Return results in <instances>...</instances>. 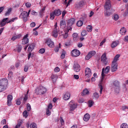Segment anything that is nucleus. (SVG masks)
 I'll return each mask as SVG.
<instances>
[{
  "label": "nucleus",
  "instance_id": "obj_1",
  "mask_svg": "<svg viewBox=\"0 0 128 128\" xmlns=\"http://www.w3.org/2000/svg\"><path fill=\"white\" fill-rule=\"evenodd\" d=\"M112 8V4H110V0H106L104 6V8L106 12H104L105 16H110L112 14L110 12V8Z\"/></svg>",
  "mask_w": 128,
  "mask_h": 128
},
{
  "label": "nucleus",
  "instance_id": "obj_2",
  "mask_svg": "<svg viewBox=\"0 0 128 128\" xmlns=\"http://www.w3.org/2000/svg\"><path fill=\"white\" fill-rule=\"evenodd\" d=\"M112 84L114 88V92H116V94H119L120 90V82L118 80H114L112 81Z\"/></svg>",
  "mask_w": 128,
  "mask_h": 128
},
{
  "label": "nucleus",
  "instance_id": "obj_3",
  "mask_svg": "<svg viewBox=\"0 0 128 128\" xmlns=\"http://www.w3.org/2000/svg\"><path fill=\"white\" fill-rule=\"evenodd\" d=\"M30 10L28 12L26 11L22 12L20 14L19 18H22L24 22H26L28 21V17L30 16Z\"/></svg>",
  "mask_w": 128,
  "mask_h": 128
},
{
  "label": "nucleus",
  "instance_id": "obj_4",
  "mask_svg": "<svg viewBox=\"0 0 128 128\" xmlns=\"http://www.w3.org/2000/svg\"><path fill=\"white\" fill-rule=\"evenodd\" d=\"M60 14H62V12L60 9L54 10L53 12L50 13V18L52 20H54V16H58Z\"/></svg>",
  "mask_w": 128,
  "mask_h": 128
},
{
  "label": "nucleus",
  "instance_id": "obj_5",
  "mask_svg": "<svg viewBox=\"0 0 128 128\" xmlns=\"http://www.w3.org/2000/svg\"><path fill=\"white\" fill-rule=\"evenodd\" d=\"M46 92V88L42 86H40L36 90V94L39 95L44 94Z\"/></svg>",
  "mask_w": 128,
  "mask_h": 128
},
{
  "label": "nucleus",
  "instance_id": "obj_6",
  "mask_svg": "<svg viewBox=\"0 0 128 128\" xmlns=\"http://www.w3.org/2000/svg\"><path fill=\"white\" fill-rule=\"evenodd\" d=\"M75 20L74 18H72L68 20V25H67V30L68 32L72 30V25L74 24Z\"/></svg>",
  "mask_w": 128,
  "mask_h": 128
},
{
  "label": "nucleus",
  "instance_id": "obj_7",
  "mask_svg": "<svg viewBox=\"0 0 128 128\" xmlns=\"http://www.w3.org/2000/svg\"><path fill=\"white\" fill-rule=\"evenodd\" d=\"M54 29L52 32V36H54V38H58V33L60 32V29H58V23H56L54 25Z\"/></svg>",
  "mask_w": 128,
  "mask_h": 128
},
{
  "label": "nucleus",
  "instance_id": "obj_8",
  "mask_svg": "<svg viewBox=\"0 0 128 128\" xmlns=\"http://www.w3.org/2000/svg\"><path fill=\"white\" fill-rule=\"evenodd\" d=\"M110 70V66H107L105 69L104 68H102V80H104V78L106 76L104 74H108Z\"/></svg>",
  "mask_w": 128,
  "mask_h": 128
},
{
  "label": "nucleus",
  "instance_id": "obj_9",
  "mask_svg": "<svg viewBox=\"0 0 128 128\" xmlns=\"http://www.w3.org/2000/svg\"><path fill=\"white\" fill-rule=\"evenodd\" d=\"M69 106L70 108V112H74L76 108V104L74 100H72L69 102Z\"/></svg>",
  "mask_w": 128,
  "mask_h": 128
},
{
  "label": "nucleus",
  "instance_id": "obj_10",
  "mask_svg": "<svg viewBox=\"0 0 128 128\" xmlns=\"http://www.w3.org/2000/svg\"><path fill=\"white\" fill-rule=\"evenodd\" d=\"M101 61L104 64H108V58H106V53L104 52L101 56Z\"/></svg>",
  "mask_w": 128,
  "mask_h": 128
},
{
  "label": "nucleus",
  "instance_id": "obj_11",
  "mask_svg": "<svg viewBox=\"0 0 128 128\" xmlns=\"http://www.w3.org/2000/svg\"><path fill=\"white\" fill-rule=\"evenodd\" d=\"M71 54L74 58H76L80 54V52L76 49H74L72 51Z\"/></svg>",
  "mask_w": 128,
  "mask_h": 128
},
{
  "label": "nucleus",
  "instance_id": "obj_12",
  "mask_svg": "<svg viewBox=\"0 0 128 128\" xmlns=\"http://www.w3.org/2000/svg\"><path fill=\"white\" fill-rule=\"evenodd\" d=\"M73 68L74 72H78L80 70V66L78 63L77 62H74Z\"/></svg>",
  "mask_w": 128,
  "mask_h": 128
},
{
  "label": "nucleus",
  "instance_id": "obj_13",
  "mask_svg": "<svg viewBox=\"0 0 128 128\" xmlns=\"http://www.w3.org/2000/svg\"><path fill=\"white\" fill-rule=\"evenodd\" d=\"M118 70V63L112 62V64L111 65V70L112 72H116Z\"/></svg>",
  "mask_w": 128,
  "mask_h": 128
},
{
  "label": "nucleus",
  "instance_id": "obj_14",
  "mask_svg": "<svg viewBox=\"0 0 128 128\" xmlns=\"http://www.w3.org/2000/svg\"><path fill=\"white\" fill-rule=\"evenodd\" d=\"M85 76L86 78H90L92 76V70L90 68H87L85 69Z\"/></svg>",
  "mask_w": 128,
  "mask_h": 128
},
{
  "label": "nucleus",
  "instance_id": "obj_15",
  "mask_svg": "<svg viewBox=\"0 0 128 128\" xmlns=\"http://www.w3.org/2000/svg\"><path fill=\"white\" fill-rule=\"evenodd\" d=\"M94 54H96V51H91L88 52L85 58L86 60H90L91 58H92Z\"/></svg>",
  "mask_w": 128,
  "mask_h": 128
},
{
  "label": "nucleus",
  "instance_id": "obj_16",
  "mask_svg": "<svg viewBox=\"0 0 128 128\" xmlns=\"http://www.w3.org/2000/svg\"><path fill=\"white\" fill-rule=\"evenodd\" d=\"M46 44L50 48H54V43L50 39L47 40H46Z\"/></svg>",
  "mask_w": 128,
  "mask_h": 128
},
{
  "label": "nucleus",
  "instance_id": "obj_17",
  "mask_svg": "<svg viewBox=\"0 0 128 128\" xmlns=\"http://www.w3.org/2000/svg\"><path fill=\"white\" fill-rule=\"evenodd\" d=\"M0 85L3 86L4 88H6V86H8V79L2 78L0 80Z\"/></svg>",
  "mask_w": 128,
  "mask_h": 128
},
{
  "label": "nucleus",
  "instance_id": "obj_18",
  "mask_svg": "<svg viewBox=\"0 0 128 128\" xmlns=\"http://www.w3.org/2000/svg\"><path fill=\"white\" fill-rule=\"evenodd\" d=\"M28 34H26L24 36L22 40V44H28Z\"/></svg>",
  "mask_w": 128,
  "mask_h": 128
},
{
  "label": "nucleus",
  "instance_id": "obj_19",
  "mask_svg": "<svg viewBox=\"0 0 128 128\" xmlns=\"http://www.w3.org/2000/svg\"><path fill=\"white\" fill-rule=\"evenodd\" d=\"M70 98V92H66L64 96V100H68Z\"/></svg>",
  "mask_w": 128,
  "mask_h": 128
},
{
  "label": "nucleus",
  "instance_id": "obj_20",
  "mask_svg": "<svg viewBox=\"0 0 128 128\" xmlns=\"http://www.w3.org/2000/svg\"><path fill=\"white\" fill-rule=\"evenodd\" d=\"M8 18H4L2 20L0 21V26L2 28L4 26L5 24H6V20H8Z\"/></svg>",
  "mask_w": 128,
  "mask_h": 128
},
{
  "label": "nucleus",
  "instance_id": "obj_21",
  "mask_svg": "<svg viewBox=\"0 0 128 128\" xmlns=\"http://www.w3.org/2000/svg\"><path fill=\"white\" fill-rule=\"evenodd\" d=\"M12 96L11 95H8L7 104L9 106L12 104Z\"/></svg>",
  "mask_w": 128,
  "mask_h": 128
},
{
  "label": "nucleus",
  "instance_id": "obj_22",
  "mask_svg": "<svg viewBox=\"0 0 128 128\" xmlns=\"http://www.w3.org/2000/svg\"><path fill=\"white\" fill-rule=\"evenodd\" d=\"M36 46V44L34 43L32 44L28 48V52H32V50H34V47Z\"/></svg>",
  "mask_w": 128,
  "mask_h": 128
},
{
  "label": "nucleus",
  "instance_id": "obj_23",
  "mask_svg": "<svg viewBox=\"0 0 128 128\" xmlns=\"http://www.w3.org/2000/svg\"><path fill=\"white\" fill-rule=\"evenodd\" d=\"M66 26V21L62 20L60 22V28H64Z\"/></svg>",
  "mask_w": 128,
  "mask_h": 128
},
{
  "label": "nucleus",
  "instance_id": "obj_24",
  "mask_svg": "<svg viewBox=\"0 0 128 128\" xmlns=\"http://www.w3.org/2000/svg\"><path fill=\"white\" fill-rule=\"evenodd\" d=\"M90 118V116L88 114H86L84 116V122H88Z\"/></svg>",
  "mask_w": 128,
  "mask_h": 128
},
{
  "label": "nucleus",
  "instance_id": "obj_25",
  "mask_svg": "<svg viewBox=\"0 0 128 128\" xmlns=\"http://www.w3.org/2000/svg\"><path fill=\"white\" fill-rule=\"evenodd\" d=\"M51 78L53 82H56V80H58V76L56 74H52L51 76Z\"/></svg>",
  "mask_w": 128,
  "mask_h": 128
},
{
  "label": "nucleus",
  "instance_id": "obj_26",
  "mask_svg": "<svg viewBox=\"0 0 128 128\" xmlns=\"http://www.w3.org/2000/svg\"><path fill=\"white\" fill-rule=\"evenodd\" d=\"M73 40L74 42H76L78 40V34L76 33H74L72 34Z\"/></svg>",
  "mask_w": 128,
  "mask_h": 128
},
{
  "label": "nucleus",
  "instance_id": "obj_27",
  "mask_svg": "<svg viewBox=\"0 0 128 128\" xmlns=\"http://www.w3.org/2000/svg\"><path fill=\"white\" fill-rule=\"evenodd\" d=\"M14 52H22V46L18 45L16 49H14Z\"/></svg>",
  "mask_w": 128,
  "mask_h": 128
},
{
  "label": "nucleus",
  "instance_id": "obj_28",
  "mask_svg": "<svg viewBox=\"0 0 128 128\" xmlns=\"http://www.w3.org/2000/svg\"><path fill=\"white\" fill-rule=\"evenodd\" d=\"M126 29L124 28H122L120 30V34L124 36V34H126Z\"/></svg>",
  "mask_w": 128,
  "mask_h": 128
},
{
  "label": "nucleus",
  "instance_id": "obj_29",
  "mask_svg": "<svg viewBox=\"0 0 128 128\" xmlns=\"http://www.w3.org/2000/svg\"><path fill=\"white\" fill-rule=\"evenodd\" d=\"M21 36H22L21 34L16 35V36L12 37L11 38V40L14 41L16 40H18L20 38Z\"/></svg>",
  "mask_w": 128,
  "mask_h": 128
},
{
  "label": "nucleus",
  "instance_id": "obj_30",
  "mask_svg": "<svg viewBox=\"0 0 128 128\" xmlns=\"http://www.w3.org/2000/svg\"><path fill=\"white\" fill-rule=\"evenodd\" d=\"M120 54H116L114 60L112 62H118V58H120Z\"/></svg>",
  "mask_w": 128,
  "mask_h": 128
},
{
  "label": "nucleus",
  "instance_id": "obj_31",
  "mask_svg": "<svg viewBox=\"0 0 128 128\" xmlns=\"http://www.w3.org/2000/svg\"><path fill=\"white\" fill-rule=\"evenodd\" d=\"M90 94V91L88 90V89H84L83 90L82 96H86V94Z\"/></svg>",
  "mask_w": 128,
  "mask_h": 128
},
{
  "label": "nucleus",
  "instance_id": "obj_32",
  "mask_svg": "<svg viewBox=\"0 0 128 128\" xmlns=\"http://www.w3.org/2000/svg\"><path fill=\"white\" fill-rule=\"evenodd\" d=\"M12 8H9L8 9V11L4 14L5 16H10V12H12Z\"/></svg>",
  "mask_w": 128,
  "mask_h": 128
},
{
  "label": "nucleus",
  "instance_id": "obj_33",
  "mask_svg": "<svg viewBox=\"0 0 128 128\" xmlns=\"http://www.w3.org/2000/svg\"><path fill=\"white\" fill-rule=\"evenodd\" d=\"M94 98H95V100H98L100 98V95H98V94L96 92L94 93L93 94Z\"/></svg>",
  "mask_w": 128,
  "mask_h": 128
},
{
  "label": "nucleus",
  "instance_id": "obj_34",
  "mask_svg": "<svg viewBox=\"0 0 128 128\" xmlns=\"http://www.w3.org/2000/svg\"><path fill=\"white\" fill-rule=\"evenodd\" d=\"M84 0L80 1L78 4V8H82V6H84Z\"/></svg>",
  "mask_w": 128,
  "mask_h": 128
},
{
  "label": "nucleus",
  "instance_id": "obj_35",
  "mask_svg": "<svg viewBox=\"0 0 128 128\" xmlns=\"http://www.w3.org/2000/svg\"><path fill=\"white\" fill-rule=\"evenodd\" d=\"M86 30H87L88 32H92V26L90 25H88L86 27Z\"/></svg>",
  "mask_w": 128,
  "mask_h": 128
},
{
  "label": "nucleus",
  "instance_id": "obj_36",
  "mask_svg": "<svg viewBox=\"0 0 128 128\" xmlns=\"http://www.w3.org/2000/svg\"><path fill=\"white\" fill-rule=\"evenodd\" d=\"M68 31L67 29V30L64 32V34H63V38H66L68 36Z\"/></svg>",
  "mask_w": 128,
  "mask_h": 128
},
{
  "label": "nucleus",
  "instance_id": "obj_37",
  "mask_svg": "<svg viewBox=\"0 0 128 128\" xmlns=\"http://www.w3.org/2000/svg\"><path fill=\"white\" fill-rule=\"evenodd\" d=\"M118 42H114L112 44L111 46H112V48H116V46H118Z\"/></svg>",
  "mask_w": 128,
  "mask_h": 128
},
{
  "label": "nucleus",
  "instance_id": "obj_38",
  "mask_svg": "<svg viewBox=\"0 0 128 128\" xmlns=\"http://www.w3.org/2000/svg\"><path fill=\"white\" fill-rule=\"evenodd\" d=\"M94 102L92 100H90L88 101V106L89 108H92V106L94 105Z\"/></svg>",
  "mask_w": 128,
  "mask_h": 128
},
{
  "label": "nucleus",
  "instance_id": "obj_39",
  "mask_svg": "<svg viewBox=\"0 0 128 128\" xmlns=\"http://www.w3.org/2000/svg\"><path fill=\"white\" fill-rule=\"evenodd\" d=\"M82 24H83L82 21L78 20L76 23V26H77L80 27L82 26Z\"/></svg>",
  "mask_w": 128,
  "mask_h": 128
},
{
  "label": "nucleus",
  "instance_id": "obj_40",
  "mask_svg": "<svg viewBox=\"0 0 128 128\" xmlns=\"http://www.w3.org/2000/svg\"><path fill=\"white\" fill-rule=\"evenodd\" d=\"M88 34V32H86V30H82V33H81V36H86Z\"/></svg>",
  "mask_w": 128,
  "mask_h": 128
},
{
  "label": "nucleus",
  "instance_id": "obj_41",
  "mask_svg": "<svg viewBox=\"0 0 128 128\" xmlns=\"http://www.w3.org/2000/svg\"><path fill=\"white\" fill-rule=\"evenodd\" d=\"M45 52H46V49H44V48L40 49L38 51L39 54H44Z\"/></svg>",
  "mask_w": 128,
  "mask_h": 128
},
{
  "label": "nucleus",
  "instance_id": "obj_42",
  "mask_svg": "<svg viewBox=\"0 0 128 128\" xmlns=\"http://www.w3.org/2000/svg\"><path fill=\"white\" fill-rule=\"evenodd\" d=\"M113 18L114 20H118V18H120V16H118V14H114Z\"/></svg>",
  "mask_w": 128,
  "mask_h": 128
},
{
  "label": "nucleus",
  "instance_id": "obj_43",
  "mask_svg": "<svg viewBox=\"0 0 128 128\" xmlns=\"http://www.w3.org/2000/svg\"><path fill=\"white\" fill-rule=\"evenodd\" d=\"M120 128H128V124L126 123L122 124L120 126Z\"/></svg>",
  "mask_w": 128,
  "mask_h": 128
},
{
  "label": "nucleus",
  "instance_id": "obj_44",
  "mask_svg": "<svg viewBox=\"0 0 128 128\" xmlns=\"http://www.w3.org/2000/svg\"><path fill=\"white\" fill-rule=\"evenodd\" d=\"M30 128H38V126L34 123L30 125Z\"/></svg>",
  "mask_w": 128,
  "mask_h": 128
},
{
  "label": "nucleus",
  "instance_id": "obj_45",
  "mask_svg": "<svg viewBox=\"0 0 128 128\" xmlns=\"http://www.w3.org/2000/svg\"><path fill=\"white\" fill-rule=\"evenodd\" d=\"M66 58V51L63 50L62 54L60 56L61 58Z\"/></svg>",
  "mask_w": 128,
  "mask_h": 128
},
{
  "label": "nucleus",
  "instance_id": "obj_46",
  "mask_svg": "<svg viewBox=\"0 0 128 128\" xmlns=\"http://www.w3.org/2000/svg\"><path fill=\"white\" fill-rule=\"evenodd\" d=\"M4 90H6L5 87H4L3 86L0 84V92H4Z\"/></svg>",
  "mask_w": 128,
  "mask_h": 128
},
{
  "label": "nucleus",
  "instance_id": "obj_47",
  "mask_svg": "<svg viewBox=\"0 0 128 128\" xmlns=\"http://www.w3.org/2000/svg\"><path fill=\"white\" fill-rule=\"evenodd\" d=\"M23 116H24V118H28V111L27 110H25L23 112Z\"/></svg>",
  "mask_w": 128,
  "mask_h": 128
},
{
  "label": "nucleus",
  "instance_id": "obj_48",
  "mask_svg": "<svg viewBox=\"0 0 128 128\" xmlns=\"http://www.w3.org/2000/svg\"><path fill=\"white\" fill-rule=\"evenodd\" d=\"M22 122H18V124H16V126L15 128H20V126H22Z\"/></svg>",
  "mask_w": 128,
  "mask_h": 128
},
{
  "label": "nucleus",
  "instance_id": "obj_49",
  "mask_svg": "<svg viewBox=\"0 0 128 128\" xmlns=\"http://www.w3.org/2000/svg\"><path fill=\"white\" fill-rule=\"evenodd\" d=\"M122 110H128V106H122Z\"/></svg>",
  "mask_w": 128,
  "mask_h": 128
},
{
  "label": "nucleus",
  "instance_id": "obj_50",
  "mask_svg": "<svg viewBox=\"0 0 128 128\" xmlns=\"http://www.w3.org/2000/svg\"><path fill=\"white\" fill-rule=\"evenodd\" d=\"M46 10V8L44 7V8H42L40 12V16H42V14L43 12H44V10Z\"/></svg>",
  "mask_w": 128,
  "mask_h": 128
},
{
  "label": "nucleus",
  "instance_id": "obj_51",
  "mask_svg": "<svg viewBox=\"0 0 128 128\" xmlns=\"http://www.w3.org/2000/svg\"><path fill=\"white\" fill-rule=\"evenodd\" d=\"M81 20H82V22L86 23V15H85L84 17H82V18H81Z\"/></svg>",
  "mask_w": 128,
  "mask_h": 128
},
{
  "label": "nucleus",
  "instance_id": "obj_52",
  "mask_svg": "<svg viewBox=\"0 0 128 128\" xmlns=\"http://www.w3.org/2000/svg\"><path fill=\"white\" fill-rule=\"evenodd\" d=\"M31 14H32V16H38V12L34 10H32L31 12Z\"/></svg>",
  "mask_w": 128,
  "mask_h": 128
},
{
  "label": "nucleus",
  "instance_id": "obj_53",
  "mask_svg": "<svg viewBox=\"0 0 128 128\" xmlns=\"http://www.w3.org/2000/svg\"><path fill=\"white\" fill-rule=\"evenodd\" d=\"M32 6V4H30V2H28L26 4V8H30Z\"/></svg>",
  "mask_w": 128,
  "mask_h": 128
},
{
  "label": "nucleus",
  "instance_id": "obj_54",
  "mask_svg": "<svg viewBox=\"0 0 128 128\" xmlns=\"http://www.w3.org/2000/svg\"><path fill=\"white\" fill-rule=\"evenodd\" d=\"M28 94H26L24 98V104L26 103V100H28Z\"/></svg>",
  "mask_w": 128,
  "mask_h": 128
},
{
  "label": "nucleus",
  "instance_id": "obj_55",
  "mask_svg": "<svg viewBox=\"0 0 128 128\" xmlns=\"http://www.w3.org/2000/svg\"><path fill=\"white\" fill-rule=\"evenodd\" d=\"M100 94H102V90H104V88H102V85L100 86Z\"/></svg>",
  "mask_w": 128,
  "mask_h": 128
},
{
  "label": "nucleus",
  "instance_id": "obj_56",
  "mask_svg": "<svg viewBox=\"0 0 128 128\" xmlns=\"http://www.w3.org/2000/svg\"><path fill=\"white\" fill-rule=\"evenodd\" d=\"M27 110L30 112V104H27Z\"/></svg>",
  "mask_w": 128,
  "mask_h": 128
},
{
  "label": "nucleus",
  "instance_id": "obj_57",
  "mask_svg": "<svg viewBox=\"0 0 128 128\" xmlns=\"http://www.w3.org/2000/svg\"><path fill=\"white\" fill-rule=\"evenodd\" d=\"M46 114L47 116H50V111L49 109H47L46 110Z\"/></svg>",
  "mask_w": 128,
  "mask_h": 128
},
{
  "label": "nucleus",
  "instance_id": "obj_58",
  "mask_svg": "<svg viewBox=\"0 0 128 128\" xmlns=\"http://www.w3.org/2000/svg\"><path fill=\"white\" fill-rule=\"evenodd\" d=\"M30 26L31 28H34L36 26V22H32L30 24Z\"/></svg>",
  "mask_w": 128,
  "mask_h": 128
},
{
  "label": "nucleus",
  "instance_id": "obj_59",
  "mask_svg": "<svg viewBox=\"0 0 128 128\" xmlns=\"http://www.w3.org/2000/svg\"><path fill=\"white\" fill-rule=\"evenodd\" d=\"M2 124H6V119L2 120L1 122Z\"/></svg>",
  "mask_w": 128,
  "mask_h": 128
},
{
  "label": "nucleus",
  "instance_id": "obj_60",
  "mask_svg": "<svg viewBox=\"0 0 128 128\" xmlns=\"http://www.w3.org/2000/svg\"><path fill=\"white\" fill-rule=\"evenodd\" d=\"M28 70V66H25L24 68V72H26Z\"/></svg>",
  "mask_w": 128,
  "mask_h": 128
},
{
  "label": "nucleus",
  "instance_id": "obj_61",
  "mask_svg": "<svg viewBox=\"0 0 128 128\" xmlns=\"http://www.w3.org/2000/svg\"><path fill=\"white\" fill-rule=\"evenodd\" d=\"M48 110H52V104H48Z\"/></svg>",
  "mask_w": 128,
  "mask_h": 128
},
{
  "label": "nucleus",
  "instance_id": "obj_62",
  "mask_svg": "<svg viewBox=\"0 0 128 128\" xmlns=\"http://www.w3.org/2000/svg\"><path fill=\"white\" fill-rule=\"evenodd\" d=\"M55 72H60V68L58 67H56L54 70Z\"/></svg>",
  "mask_w": 128,
  "mask_h": 128
},
{
  "label": "nucleus",
  "instance_id": "obj_63",
  "mask_svg": "<svg viewBox=\"0 0 128 128\" xmlns=\"http://www.w3.org/2000/svg\"><path fill=\"white\" fill-rule=\"evenodd\" d=\"M13 72H10L8 74V78H12V76L13 74Z\"/></svg>",
  "mask_w": 128,
  "mask_h": 128
},
{
  "label": "nucleus",
  "instance_id": "obj_64",
  "mask_svg": "<svg viewBox=\"0 0 128 128\" xmlns=\"http://www.w3.org/2000/svg\"><path fill=\"white\" fill-rule=\"evenodd\" d=\"M124 42H128V36H125L124 39Z\"/></svg>",
  "mask_w": 128,
  "mask_h": 128
}]
</instances>
